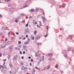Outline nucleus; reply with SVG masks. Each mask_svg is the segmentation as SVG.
I'll return each instance as SVG.
<instances>
[{
	"label": "nucleus",
	"instance_id": "obj_60",
	"mask_svg": "<svg viewBox=\"0 0 74 74\" xmlns=\"http://www.w3.org/2000/svg\"><path fill=\"white\" fill-rule=\"evenodd\" d=\"M24 57L23 56L21 57L22 59H23Z\"/></svg>",
	"mask_w": 74,
	"mask_h": 74
},
{
	"label": "nucleus",
	"instance_id": "obj_29",
	"mask_svg": "<svg viewBox=\"0 0 74 74\" xmlns=\"http://www.w3.org/2000/svg\"><path fill=\"white\" fill-rule=\"evenodd\" d=\"M10 10L11 11H12L14 10V8H11L10 9Z\"/></svg>",
	"mask_w": 74,
	"mask_h": 74
},
{
	"label": "nucleus",
	"instance_id": "obj_16",
	"mask_svg": "<svg viewBox=\"0 0 74 74\" xmlns=\"http://www.w3.org/2000/svg\"><path fill=\"white\" fill-rule=\"evenodd\" d=\"M9 65L11 67H12V63L10 62V63Z\"/></svg>",
	"mask_w": 74,
	"mask_h": 74
},
{
	"label": "nucleus",
	"instance_id": "obj_35",
	"mask_svg": "<svg viewBox=\"0 0 74 74\" xmlns=\"http://www.w3.org/2000/svg\"><path fill=\"white\" fill-rule=\"evenodd\" d=\"M2 67L3 68V66H2V65H0V69H1V68H2Z\"/></svg>",
	"mask_w": 74,
	"mask_h": 74
},
{
	"label": "nucleus",
	"instance_id": "obj_55",
	"mask_svg": "<svg viewBox=\"0 0 74 74\" xmlns=\"http://www.w3.org/2000/svg\"><path fill=\"white\" fill-rule=\"evenodd\" d=\"M27 37H28V35H26V38H27Z\"/></svg>",
	"mask_w": 74,
	"mask_h": 74
},
{
	"label": "nucleus",
	"instance_id": "obj_3",
	"mask_svg": "<svg viewBox=\"0 0 74 74\" xmlns=\"http://www.w3.org/2000/svg\"><path fill=\"white\" fill-rule=\"evenodd\" d=\"M23 48L25 50V51H27V49L26 48H27V46H23Z\"/></svg>",
	"mask_w": 74,
	"mask_h": 74
},
{
	"label": "nucleus",
	"instance_id": "obj_57",
	"mask_svg": "<svg viewBox=\"0 0 74 74\" xmlns=\"http://www.w3.org/2000/svg\"><path fill=\"white\" fill-rule=\"evenodd\" d=\"M7 40H8L7 39V38H6L5 40V41H6Z\"/></svg>",
	"mask_w": 74,
	"mask_h": 74
},
{
	"label": "nucleus",
	"instance_id": "obj_20",
	"mask_svg": "<svg viewBox=\"0 0 74 74\" xmlns=\"http://www.w3.org/2000/svg\"><path fill=\"white\" fill-rule=\"evenodd\" d=\"M69 38H70V40H72V36H69Z\"/></svg>",
	"mask_w": 74,
	"mask_h": 74
},
{
	"label": "nucleus",
	"instance_id": "obj_50",
	"mask_svg": "<svg viewBox=\"0 0 74 74\" xmlns=\"http://www.w3.org/2000/svg\"><path fill=\"white\" fill-rule=\"evenodd\" d=\"M49 67H50V66H49L47 67V69H49Z\"/></svg>",
	"mask_w": 74,
	"mask_h": 74
},
{
	"label": "nucleus",
	"instance_id": "obj_10",
	"mask_svg": "<svg viewBox=\"0 0 74 74\" xmlns=\"http://www.w3.org/2000/svg\"><path fill=\"white\" fill-rule=\"evenodd\" d=\"M10 34H11V32L9 31L8 33V37H10Z\"/></svg>",
	"mask_w": 74,
	"mask_h": 74
},
{
	"label": "nucleus",
	"instance_id": "obj_2",
	"mask_svg": "<svg viewBox=\"0 0 74 74\" xmlns=\"http://www.w3.org/2000/svg\"><path fill=\"white\" fill-rule=\"evenodd\" d=\"M42 21H43V22H44L45 21V18L43 16H42Z\"/></svg>",
	"mask_w": 74,
	"mask_h": 74
},
{
	"label": "nucleus",
	"instance_id": "obj_32",
	"mask_svg": "<svg viewBox=\"0 0 74 74\" xmlns=\"http://www.w3.org/2000/svg\"><path fill=\"white\" fill-rule=\"evenodd\" d=\"M64 56L65 58H67V54H65L64 55Z\"/></svg>",
	"mask_w": 74,
	"mask_h": 74
},
{
	"label": "nucleus",
	"instance_id": "obj_48",
	"mask_svg": "<svg viewBox=\"0 0 74 74\" xmlns=\"http://www.w3.org/2000/svg\"><path fill=\"white\" fill-rule=\"evenodd\" d=\"M2 56V54L1 53H0V58Z\"/></svg>",
	"mask_w": 74,
	"mask_h": 74
},
{
	"label": "nucleus",
	"instance_id": "obj_46",
	"mask_svg": "<svg viewBox=\"0 0 74 74\" xmlns=\"http://www.w3.org/2000/svg\"><path fill=\"white\" fill-rule=\"evenodd\" d=\"M72 53H74V50H72Z\"/></svg>",
	"mask_w": 74,
	"mask_h": 74
},
{
	"label": "nucleus",
	"instance_id": "obj_11",
	"mask_svg": "<svg viewBox=\"0 0 74 74\" xmlns=\"http://www.w3.org/2000/svg\"><path fill=\"white\" fill-rule=\"evenodd\" d=\"M33 23L34 24L36 25L37 24V22H36V21L35 20H34L33 21Z\"/></svg>",
	"mask_w": 74,
	"mask_h": 74
},
{
	"label": "nucleus",
	"instance_id": "obj_13",
	"mask_svg": "<svg viewBox=\"0 0 74 74\" xmlns=\"http://www.w3.org/2000/svg\"><path fill=\"white\" fill-rule=\"evenodd\" d=\"M40 54H39L38 56V59H40Z\"/></svg>",
	"mask_w": 74,
	"mask_h": 74
},
{
	"label": "nucleus",
	"instance_id": "obj_36",
	"mask_svg": "<svg viewBox=\"0 0 74 74\" xmlns=\"http://www.w3.org/2000/svg\"><path fill=\"white\" fill-rule=\"evenodd\" d=\"M38 53L37 52L36 53V56H38Z\"/></svg>",
	"mask_w": 74,
	"mask_h": 74
},
{
	"label": "nucleus",
	"instance_id": "obj_5",
	"mask_svg": "<svg viewBox=\"0 0 74 74\" xmlns=\"http://www.w3.org/2000/svg\"><path fill=\"white\" fill-rule=\"evenodd\" d=\"M17 58H18V56H17V55H15L14 57V58H13V59L15 60V59H16Z\"/></svg>",
	"mask_w": 74,
	"mask_h": 74
},
{
	"label": "nucleus",
	"instance_id": "obj_40",
	"mask_svg": "<svg viewBox=\"0 0 74 74\" xmlns=\"http://www.w3.org/2000/svg\"><path fill=\"white\" fill-rule=\"evenodd\" d=\"M67 52V51L66 50H65L64 52V53H66Z\"/></svg>",
	"mask_w": 74,
	"mask_h": 74
},
{
	"label": "nucleus",
	"instance_id": "obj_18",
	"mask_svg": "<svg viewBox=\"0 0 74 74\" xmlns=\"http://www.w3.org/2000/svg\"><path fill=\"white\" fill-rule=\"evenodd\" d=\"M11 5H12L10 3L8 5V7H11Z\"/></svg>",
	"mask_w": 74,
	"mask_h": 74
},
{
	"label": "nucleus",
	"instance_id": "obj_54",
	"mask_svg": "<svg viewBox=\"0 0 74 74\" xmlns=\"http://www.w3.org/2000/svg\"><path fill=\"white\" fill-rule=\"evenodd\" d=\"M33 71H34V72H35L36 70H35V69H34Z\"/></svg>",
	"mask_w": 74,
	"mask_h": 74
},
{
	"label": "nucleus",
	"instance_id": "obj_64",
	"mask_svg": "<svg viewBox=\"0 0 74 74\" xmlns=\"http://www.w3.org/2000/svg\"><path fill=\"white\" fill-rule=\"evenodd\" d=\"M30 66H32V63H30Z\"/></svg>",
	"mask_w": 74,
	"mask_h": 74
},
{
	"label": "nucleus",
	"instance_id": "obj_30",
	"mask_svg": "<svg viewBox=\"0 0 74 74\" xmlns=\"http://www.w3.org/2000/svg\"><path fill=\"white\" fill-rule=\"evenodd\" d=\"M1 42H2V43H3V44H4V40L2 41Z\"/></svg>",
	"mask_w": 74,
	"mask_h": 74
},
{
	"label": "nucleus",
	"instance_id": "obj_24",
	"mask_svg": "<svg viewBox=\"0 0 74 74\" xmlns=\"http://www.w3.org/2000/svg\"><path fill=\"white\" fill-rule=\"evenodd\" d=\"M6 1H7V2L8 3H10V0H7Z\"/></svg>",
	"mask_w": 74,
	"mask_h": 74
},
{
	"label": "nucleus",
	"instance_id": "obj_58",
	"mask_svg": "<svg viewBox=\"0 0 74 74\" xmlns=\"http://www.w3.org/2000/svg\"><path fill=\"white\" fill-rule=\"evenodd\" d=\"M23 40H25V39H26V38L25 37L23 39Z\"/></svg>",
	"mask_w": 74,
	"mask_h": 74
},
{
	"label": "nucleus",
	"instance_id": "obj_14",
	"mask_svg": "<svg viewBox=\"0 0 74 74\" xmlns=\"http://www.w3.org/2000/svg\"><path fill=\"white\" fill-rule=\"evenodd\" d=\"M7 54V52H4V53L3 54V55H5Z\"/></svg>",
	"mask_w": 74,
	"mask_h": 74
},
{
	"label": "nucleus",
	"instance_id": "obj_49",
	"mask_svg": "<svg viewBox=\"0 0 74 74\" xmlns=\"http://www.w3.org/2000/svg\"><path fill=\"white\" fill-rule=\"evenodd\" d=\"M67 40H68L69 41H72L71 40H70L69 39H67Z\"/></svg>",
	"mask_w": 74,
	"mask_h": 74
},
{
	"label": "nucleus",
	"instance_id": "obj_7",
	"mask_svg": "<svg viewBox=\"0 0 74 74\" xmlns=\"http://www.w3.org/2000/svg\"><path fill=\"white\" fill-rule=\"evenodd\" d=\"M24 33L25 34H27V33H28V30L27 29H26L25 30Z\"/></svg>",
	"mask_w": 74,
	"mask_h": 74
},
{
	"label": "nucleus",
	"instance_id": "obj_47",
	"mask_svg": "<svg viewBox=\"0 0 74 74\" xmlns=\"http://www.w3.org/2000/svg\"><path fill=\"white\" fill-rule=\"evenodd\" d=\"M6 60H7L6 59L3 60V62H5L6 61Z\"/></svg>",
	"mask_w": 74,
	"mask_h": 74
},
{
	"label": "nucleus",
	"instance_id": "obj_62",
	"mask_svg": "<svg viewBox=\"0 0 74 74\" xmlns=\"http://www.w3.org/2000/svg\"><path fill=\"white\" fill-rule=\"evenodd\" d=\"M16 34H19V33L18 32H17L16 33Z\"/></svg>",
	"mask_w": 74,
	"mask_h": 74
},
{
	"label": "nucleus",
	"instance_id": "obj_38",
	"mask_svg": "<svg viewBox=\"0 0 74 74\" xmlns=\"http://www.w3.org/2000/svg\"><path fill=\"white\" fill-rule=\"evenodd\" d=\"M21 15L22 16H24L25 15V14H21Z\"/></svg>",
	"mask_w": 74,
	"mask_h": 74
},
{
	"label": "nucleus",
	"instance_id": "obj_31",
	"mask_svg": "<svg viewBox=\"0 0 74 74\" xmlns=\"http://www.w3.org/2000/svg\"><path fill=\"white\" fill-rule=\"evenodd\" d=\"M39 10V8H36V11H38V10Z\"/></svg>",
	"mask_w": 74,
	"mask_h": 74
},
{
	"label": "nucleus",
	"instance_id": "obj_59",
	"mask_svg": "<svg viewBox=\"0 0 74 74\" xmlns=\"http://www.w3.org/2000/svg\"><path fill=\"white\" fill-rule=\"evenodd\" d=\"M51 59L50 58H49V61H50V60H51Z\"/></svg>",
	"mask_w": 74,
	"mask_h": 74
},
{
	"label": "nucleus",
	"instance_id": "obj_53",
	"mask_svg": "<svg viewBox=\"0 0 74 74\" xmlns=\"http://www.w3.org/2000/svg\"><path fill=\"white\" fill-rule=\"evenodd\" d=\"M26 27H27V26H28V24H27L26 25Z\"/></svg>",
	"mask_w": 74,
	"mask_h": 74
},
{
	"label": "nucleus",
	"instance_id": "obj_12",
	"mask_svg": "<svg viewBox=\"0 0 74 74\" xmlns=\"http://www.w3.org/2000/svg\"><path fill=\"white\" fill-rule=\"evenodd\" d=\"M0 46L1 47H0V48H5V46H3L2 45H0Z\"/></svg>",
	"mask_w": 74,
	"mask_h": 74
},
{
	"label": "nucleus",
	"instance_id": "obj_39",
	"mask_svg": "<svg viewBox=\"0 0 74 74\" xmlns=\"http://www.w3.org/2000/svg\"><path fill=\"white\" fill-rule=\"evenodd\" d=\"M14 40H15V39H13L12 40V42H14Z\"/></svg>",
	"mask_w": 74,
	"mask_h": 74
},
{
	"label": "nucleus",
	"instance_id": "obj_27",
	"mask_svg": "<svg viewBox=\"0 0 74 74\" xmlns=\"http://www.w3.org/2000/svg\"><path fill=\"white\" fill-rule=\"evenodd\" d=\"M1 73H4V70H3V69H1Z\"/></svg>",
	"mask_w": 74,
	"mask_h": 74
},
{
	"label": "nucleus",
	"instance_id": "obj_23",
	"mask_svg": "<svg viewBox=\"0 0 74 74\" xmlns=\"http://www.w3.org/2000/svg\"><path fill=\"white\" fill-rule=\"evenodd\" d=\"M37 44L38 45H41L42 44L41 43H38Z\"/></svg>",
	"mask_w": 74,
	"mask_h": 74
},
{
	"label": "nucleus",
	"instance_id": "obj_44",
	"mask_svg": "<svg viewBox=\"0 0 74 74\" xmlns=\"http://www.w3.org/2000/svg\"><path fill=\"white\" fill-rule=\"evenodd\" d=\"M18 44H20L21 43V41H19L18 42Z\"/></svg>",
	"mask_w": 74,
	"mask_h": 74
},
{
	"label": "nucleus",
	"instance_id": "obj_17",
	"mask_svg": "<svg viewBox=\"0 0 74 74\" xmlns=\"http://www.w3.org/2000/svg\"><path fill=\"white\" fill-rule=\"evenodd\" d=\"M22 45H18V47L19 48H21V47H22Z\"/></svg>",
	"mask_w": 74,
	"mask_h": 74
},
{
	"label": "nucleus",
	"instance_id": "obj_51",
	"mask_svg": "<svg viewBox=\"0 0 74 74\" xmlns=\"http://www.w3.org/2000/svg\"><path fill=\"white\" fill-rule=\"evenodd\" d=\"M28 59H31V57L30 56H29L28 57Z\"/></svg>",
	"mask_w": 74,
	"mask_h": 74
},
{
	"label": "nucleus",
	"instance_id": "obj_22",
	"mask_svg": "<svg viewBox=\"0 0 74 74\" xmlns=\"http://www.w3.org/2000/svg\"><path fill=\"white\" fill-rule=\"evenodd\" d=\"M10 43H11V42L10 41H8L7 42V44H10Z\"/></svg>",
	"mask_w": 74,
	"mask_h": 74
},
{
	"label": "nucleus",
	"instance_id": "obj_37",
	"mask_svg": "<svg viewBox=\"0 0 74 74\" xmlns=\"http://www.w3.org/2000/svg\"><path fill=\"white\" fill-rule=\"evenodd\" d=\"M31 62H33V59H31Z\"/></svg>",
	"mask_w": 74,
	"mask_h": 74
},
{
	"label": "nucleus",
	"instance_id": "obj_43",
	"mask_svg": "<svg viewBox=\"0 0 74 74\" xmlns=\"http://www.w3.org/2000/svg\"><path fill=\"white\" fill-rule=\"evenodd\" d=\"M18 20H17V19L15 20V22H18Z\"/></svg>",
	"mask_w": 74,
	"mask_h": 74
},
{
	"label": "nucleus",
	"instance_id": "obj_42",
	"mask_svg": "<svg viewBox=\"0 0 74 74\" xmlns=\"http://www.w3.org/2000/svg\"><path fill=\"white\" fill-rule=\"evenodd\" d=\"M32 39L33 40H34V38L33 37V36H32Z\"/></svg>",
	"mask_w": 74,
	"mask_h": 74
},
{
	"label": "nucleus",
	"instance_id": "obj_15",
	"mask_svg": "<svg viewBox=\"0 0 74 74\" xmlns=\"http://www.w3.org/2000/svg\"><path fill=\"white\" fill-rule=\"evenodd\" d=\"M62 7H65V6H66V4H63L62 5Z\"/></svg>",
	"mask_w": 74,
	"mask_h": 74
},
{
	"label": "nucleus",
	"instance_id": "obj_26",
	"mask_svg": "<svg viewBox=\"0 0 74 74\" xmlns=\"http://www.w3.org/2000/svg\"><path fill=\"white\" fill-rule=\"evenodd\" d=\"M24 7H27V5H24L23 6Z\"/></svg>",
	"mask_w": 74,
	"mask_h": 74
},
{
	"label": "nucleus",
	"instance_id": "obj_56",
	"mask_svg": "<svg viewBox=\"0 0 74 74\" xmlns=\"http://www.w3.org/2000/svg\"><path fill=\"white\" fill-rule=\"evenodd\" d=\"M36 69H38V70H39V68H38L37 67H36Z\"/></svg>",
	"mask_w": 74,
	"mask_h": 74
},
{
	"label": "nucleus",
	"instance_id": "obj_6",
	"mask_svg": "<svg viewBox=\"0 0 74 74\" xmlns=\"http://www.w3.org/2000/svg\"><path fill=\"white\" fill-rule=\"evenodd\" d=\"M40 36H37L36 37V40H39L40 39Z\"/></svg>",
	"mask_w": 74,
	"mask_h": 74
},
{
	"label": "nucleus",
	"instance_id": "obj_25",
	"mask_svg": "<svg viewBox=\"0 0 74 74\" xmlns=\"http://www.w3.org/2000/svg\"><path fill=\"white\" fill-rule=\"evenodd\" d=\"M22 70H25V67L23 66L22 67Z\"/></svg>",
	"mask_w": 74,
	"mask_h": 74
},
{
	"label": "nucleus",
	"instance_id": "obj_33",
	"mask_svg": "<svg viewBox=\"0 0 74 74\" xmlns=\"http://www.w3.org/2000/svg\"><path fill=\"white\" fill-rule=\"evenodd\" d=\"M39 64H40V62H38V64H37V66H39Z\"/></svg>",
	"mask_w": 74,
	"mask_h": 74
},
{
	"label": "nucleus",
	"instance_id": "obj_41",
	"mask_svg": "<svg viewBox=\"0 0 74 74\" xmlns=\"http://www.w3.org/2000/svg\"><path fill=\"white\" fill-rule=\"evenodd\" d=\"M47 36H48V35H47V34L46 35L44 36L45 37H47Z\"/></svg>",
	"mask_w": 74,
	"mask_h": 74
},
{
	"label": "nucleus",
	"instance_id": "obj_4",
	"mask_svg": "<svg viewBox=\"0 0 74 74\" xmlns=\"http://www.w3.org/2000/svg\"><path fill=\"white\" fill-rule=\"evenodd\" d=\"M53 55V54H52V53H49V56L50 58H51L52 56Z\"/></svg>",
	"mask_w": 74,
	"mask_h": 74
},
{
	"label": "nucleus",
	"instance_id": "obj_34",
	"mask_svg": "<svg viewBox=\"0 0 74 74\" xmlns=\"http://www.w3.org/2000/svg\"><path fill=\"white\" fill-rule=\"evenodd\" d=\"M27 41L28 42H29V41H30V39L29 38H27Z\"/></svg>",
	"mask_w": 74,
	"mask_h": 74
},
{
	"label": "nucleus",
	"instance_id": "obj_1",
	"mask_svg": "<svg viewBox=\"0 0 74 74\" xmlns=\"http://www.w3.org/2000/svg\"><path fill=\"white\" fill-rule=\"evenodd\" d=\"M2 69H4V71H5L7 70V67H6V66H3L2 67Z\"/></svg>",
	"mask_w": 74,
	"mask_h": 74
},
{
	"label": "nucleus",
	"instance_id": "obj_61",
	"mask_svg": "<svg viewBox=\"0 0 74 74\" xmlns=\"http://www.w3.org/2000/svg\"><path fill=\"white\" fill-rule=\"evenodd\" d=\"M23 54H25V51H23Z\"/></svg>",
	"mask_w": 74,
	"mask_h": 74
},
{
	"label": "nucleus",
	"instance_id": "obj_52",
	"mask_svg": "<svg viewBox=\"0 0 74 74\" xmlns=\"http://www.w3.org/2000/svg\"><path fill=\"white\" fill-rule=\"evenodd\" d=\"M42 59H42V60H44V56H42Z\"/></svg>",
	"mask_w": 74,
	"mask_h": 74
},
{
	"label": "nucleus",
	"instance_id": "obj_45",
	"mask_svg": "<svg viewBox=\"0 0 74 74\" xmlns=\"http://www.w3.org/2000/svg\"><path fill=\"white\" fill-rule=\"evenodd\" d=\"M2 29H3V30H4V29H5L4 27H2Z\"/></svg>",
	"mask_w": 74,
	"mask_h": 74
},
{
	"label": "nucleus",
	"instance_id": "obj_28",
	"mask_svg": "<svg viewBox=\"0 0 74 74\" xmlns=\"http://www.w3.org/2000/svg\"><path fill=\"white\" fill-rule=\"evenodd\" d=\"M39 22L40 23L39 25H40V26H42V24H41V21H39Z\"/></svg>",
	"mask_w": 74,
	"mask_h": 74
},
{
	"label": "nucleus",
	"instance_id": "obj_8",
	"mask_svg": "<svg viewBox=\"0 0 74 74\" xmlns=\"http://www.w3.org/2000/svg\"><path fill=\"white\" fill-rule=\"evenodd\" d=\"M31 1V0H27V1H25V4H27V3H28L29 2V1Z\"/></svg>",
	"mask_w": 74,
	"mask_h": 74
},
{
	"label": "nucleus",
	"instance_id": "obj_9",
	"mask_svg": "<svg viewBox=\"0 0 74 74\" xmlns=\"http://www.w3.org/2000/svg\"><path fill=\"white\" fill-rule=\"evenodd\" d=\"M29 11H31V12H34V10L33 9H32L31 10H29Z\"/></svg>",
	"mask_w": 74,
	"mask_h": 74
},
{
	"label": "nucleus",
	"instance_id": "obj_21",
	"mask_svg": "<svg viewBox=\"0 0 74 74\" xmlns=\"http://www.w3.org/2000/svg\"><path fill=\"white\" fill-rule=\"evenodd\" d=\"M71 51V49L70 48H68L67 49V51Z\"/></svg>",
	"mask_w": 74,
	"mask_h": 74
},
{
	"label": "nucleus",
	"instance_id": "obj_63",
	"mask_svg": "<svg viewBox=\"0 0 74 74\" xmlns=\"http://www.w3.org/2000/svg\"><path fill=\"white\" fill-rule=\"evenodd\" d=\"M20 53L21 54H22V51H20Z\"/></svg>",
	"mask_w": 74,
	"mask_h": 74
},
{
	"label": "nucleus",
	"instance_id": "obj_19",
	"mask_svg": "<svg viewBox=\"0 0 74 74\" xmlns=\"http://www.w3.org/2000/svg\"><path fill=\"white\" fill-rule=\"evenodd\" d=\"M37 33V31L36 30H35L34 31V34L35 35Z\"/></svg>",
	"mask_w": 74,
	"mask_h": 74
}]
</instances>
